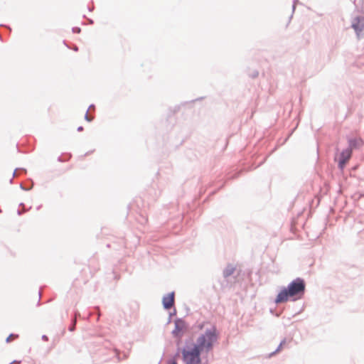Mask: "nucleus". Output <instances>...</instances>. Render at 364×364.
Masks as SVG:
<instances>
[{"mask_svg": "<svg viewBox=\"0 0 364 364\" xmlns=\"http://www.w3.org/2000/svg\"><path fill=\"white\" fill-rule=\"evenodd\" d=\"M217 339L216 328L210 326L204 334L197 338L196 343L192 347L183 349L182 354L184 364H201L200 356L212 349Z\"/></svg>", "mask_w": 364, "mask_h": 364, "instance_id": "1", "label": "nucleus"}, {"mask_svg": "<svg viewBox=\"0 0 364 364\" xmlns=\"http://www.w3.org/2000/svg\"><path fill=\"white\" fill-rule=\"evenodd\" d=\"M305 287V282L302 279H296L287 288H284L279 291L275 299V303L280 304L286 302L289 299L295 301L301 299L304 294Z\"/></svg>", "mask_w": 364, "mask_h": 364, "instance_id": "2", "label": "nucleus"}, {"mask_svg": "<svg viewBox=\"0 0 364 364\" xmlns=\"http://www.w3.org/2000/svg\"><path fill=\"white\" fill-rule=\"evenodd\" d=\"M352 27L358 38L364 36V17L355 18L352 22Z\"/></svg>", "mask_w": 364, "mask_h": 364, "instance_id": "3", "label": "nucleus"}, {"mask_svg": "<svg viewBox=\"0 0 364 364\" xmlns=\"http://www.w3.org/2000/svg\"><path fill=\"white\" fill-rule=\"evenodd\" d=\"M175 301V294L174 292H171L163 297L162 303L163 306L166 309H171L173 304Z\"/></svg>", "mask_w": 364, "mask_h": 364, "instance_id": "4", "label": "nucleus"}, {"mask_svg": "<svg viewBox=\"0 0 364 364\" xmlns=\"http://www.w3.org/2000/svg\"><path fill=\"white\" fill-rule=\"evenodd\" d=\"M350 151L348 150V149H346V150H344L342 151V153L341 154V159H340V161H339V167L341 168H343L346 162L348 161V159H350Z\"/></svg>", "mask_w": 364, "mask_h": 364, "instance_id": "5", "label": "nucleus"}, {"mask_svg": "<svg viewBox=\"0 0 364 364\" xmlns=\"http://www.w3.org/2000/svg\"><path fill=\"white\" fill-rule=\"evenodd\" d=\"M18 337L17 334H11L6 338V342L10 343Z\"/></svg>", "mask_w": 364, "mask_h": 364, "instance_id": "6", "label": "nucleus"}, {"mask_svg": "<svg viewBox=\"0 0 364 364\" xmlns=\"http://www.w3.org/2000/svg\"><path fill=\"white\" fill-rule=\"evenodd\" d=\"M82 129H82V127H78V130H79V131H82Z\"/></svg>", "mask_w": 364, "mask_h": 364, "instance_id": "7", "label": "nucleus"}, {"mask_svg": "<svg viewBox=\"0 0 364 364\" xmlns=\"http://www.w3.org/2000/svg\"><path fill=\"white\" fill-rule=\"evenodd\" d=\"M85 118L88 120V121H90V119H88V117H87V114L85 115Z\"/></svg>", "mask_w": 364, "mask_h": 364, "instance_id": "8", "label": "nucleus"}, {"mask_svg": "<svg viewBox=\"0 0 364 364\" xmlns=\"http://www.w3.org/2000/svg\"><path fill=\"white\" fill-rule=\"evenodd\" d=\"M171 364H177L176 361H173Z\"/></svg>", "mask_w": 364, "mask_h": 364, "instance_id": "9", "label": "nucleus"}]
</instances>
